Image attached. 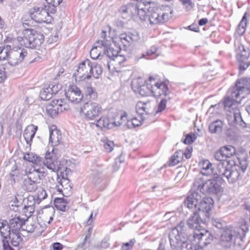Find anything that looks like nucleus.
I'll return each instance as SVG.
<instances>
[{
	"instance_id": "50",
	"label": "nucleus",
	"mask_w": 250,
	"mask_h": 250,
	"mask_svg": "<svg viewBox=\"0 0 250 250\" xmlns=\"http://www.w3.org/2000/svg\"><path fill=\"white\" fill-rule=\"evenodd\" d=\"M47 196V194L46 191L44 189H42L38 193L37 199L36 200L37 203L39 204L42 200L45 199Z\"/></svg>"
},
{
	"instance_id": "6",
	"label": "nucleus",
	"mask_w": 250,
	"mask_h": 250,
	"mask_svg": "<svg viewBox=\"0 0 250 250\" xmlns=\"http://www.w3.org/2000/svg\"><path fill=\"white\" fill-rule=\"evenodd\" d=\"M219 177L208 180L197 178L194 184L203 194H217L222 191L221 180L218 179Z\"/></svg>"
},
{
	"instance_id": "44",
	"label": "nucleus",
	"mask_w": 250,
	"mask_h": 250,
	"mask_svg": "<svg viewBox=\"0 0 250 250\" xmlns=\"http://www.w3.org/2000/svg\"><path fill=\"white\" fill-rule=\"evenodd\" d=\"M103 72L102 66L100 64H96L94 67H93V71L91 74H93V76L95 78H98L100 75L102 74Z\"/></svg>"
},
{
	"instance_id": "63",
	"label": "nucleus",
	"mask_w": 250,
	"mask_h": 250,
	"mask_svg": "<svg viewBox=\"0 0 250 250\" xmlns=\"http://www.w3.org/2000/svg\"><path fill=\"white\" fill-rule=\"evenodd\" d=\"M34 156V154L33 153H27L24 156L23 159L25 160L33 163V158H35Z\"/></svg>"
},
{
	"instance_id": "64",
	"label": "nucleus",
	"mask_w": 250,
	"mask_h": 250,
	"mask_svg": "<svg viewBox=\"0 0 250 250\" xmlns=\"http://www.w3.org/2000/svg\"><path fill=\"white\" fill-rule=\"evenodd\" d=\"M3 250H14L7 241H3Z\"/></svg>"
},
{
	"instance_id": "36",
	"label": "nucleus",
	"mask_w": 250,
	"mask_h": 250,
	"mask_svg": "<svg viewBox=\"0 0 250 250\" xmlns=\"http://www.w3.org/2000/svg\"><path fill=\"white\" fill-rule=\"evenodd\" d=\"M136 110L137 113L141 115V116L144 112L148 114L150 112V108L147 106V103L141 102H138L136 104Z\"/></svg>"
},
{
	"instance_id": "27",
	"label": "nucleus",
	"mask_w": 250,
	"mask_h": 250,
	"mask_svg": "<svg viewBox=\"0 0 250 250\" xmlns=\"http://www.w3.org/2000/svg\"><path fill=\"white\" fill-rule=\"evenodd\" d=\"M184 155H185L186 159H188L187 153L184 152L181 150L177 151L171 158L168 165L169 166H173L181 162L183 159Z\"/></svg>"
},
{
	"instance_id": "48",
	"label": "nucleus",
	"mask_w": 250,
	"mask_h": 250,
	"mask_svg": "<svg viewBox=\"0 0 250 250\" xmlns=\"http://www.w3.org/2000/svg\"><path fill=\"white\" fill-rule=\"evenodd\" d=\"M135 242V239H131L129 242L123 243L122 246L123 250H131Z\"/></svg>"
},
{
	"instance_id": "1",
	"label": "nucleus",
	"mask_w": 250,
	"mask_h": 250,
	"mask_svg": "<svg viewBox=\"0 0 250 250\" xmlns=\"http://www.w3.org/2000/svg\"><path fill=\"white\" fill-rule=\"evenodd\" d=\"M213 200L210 197H204L199 205L198 211L193 213L189 218L190 226L193 228L192 237L190 239L191 244L195 248L202 249L210 244L213 236L207 229L201 226L210 217V211L213 207Z\"/></svg>"
},
{
	"instance_id": "56",
	"label": "nucleus",
	"mask_w": 250,
	"mask_h": 250,
	"mask_svg": "<svg viewBox=\"0 0 250 250\" xmlns=\"http://www.w3.org/2000/svg\"><path fill=\"white\" fill-rule=\"evenodd\" d=\"M107 45L108 44L105 41L99 40L96 42L95 47H97L100 49H101L102 47H104V49H105V48L107 47Z\"/></svg>"
},
{
	"instance_id": "46",
	"label": "nucleus",
	"mask_w": 250,
	"mask_h": 250,
	"mask_svg": "<svg viewBox=\"0 0 250 250\" xmlns=\"http://www.w3.org/2000/svg\"><path fill=\"white\" fill-rule=\"evenodd\" d=\"M100 50L97 47H93L90 52L91 58L93 60L98 59L102 55Z\"/></svg>"
},
{
	"instance_id": "11",
	"label": "nucleus",
	"mask_w": 250,
	"mask_h": 250,
	"mask_svg": "<svg viewBox=\"0 0 250 250\" xmlns=\"http://www.w3.org/2000/svg\"><path fill=\"white\" fill-rule=\"evenodd\" d=\"M45 8L35 6L30 10V16L31 19L38 23L50 22L51 18L49 14Z\"/></svg>"
},
{
	"instance_id": "38",
	"label": "nucleus",
	"mask_w": 250,
	"mask_h": 250,
	"mask_svg": "<svg viewBox=\"0 0 250 250\" xmlns=\"http://www.w3.org/2000/svg\"><path fill=\"white\" fill-rule=\"evenodd\" d=\"M52 95L53 94L50 90V88L48 86L46 87H44L40 93L41 98L44 101L50 100L52 98Z\"/></svg>"
},
{
	"instance_id": "47",
	"label": "nucleus",
	"mask_w": 250,
	"mask_h": 250,
	"mask_svg": "<svg viewBox=\"0 0 250 250\" xmlns=\"http://www.w3.org/2000/svg\"><path fill=\"white\" fill-rule=\"evenodd\" d=\"M129 38V33L128 34L125 33L122 34L120 36V39L125 46H127L129 45V43H131Z\"/></svg>"
},
{
	"instance_id": "19",
	"label": "nucleus",
	"mask_w": 250,
	"mask_h": 250,
	"mask_svg": "<svg viewBox=\"0 0 250 250\" xmlns=\"http://www.w3.org/2000/svg\"><path fill=\"white\" fill-rule=\"evenodd\" d=\"M154 4L153 2L146 0L138 2L136 15L138 16L142 21H146L147 18L146 14H148V5Z\"/></svg>"
},
{
	"instance_id": "3",
	"label": "nucleus",
	"mask_w": 250,
	"mask_h": 250,
	"mask_svg": "<svg viewBox=\"0 0 250 250\" xmlns=\"http://www.w3.org/2000/svg\"><path fill=\"white\" fill-rule=\"evenodd\" d=\"M172 13L173 10L169 6H150L148 7V21L151 24L164 23L172 17Z\"/></svg>"
},
{
	"instance_id": "39",
	"label": "nucleus",
	"mask_w": 250,
	"mask_h": 250,
	"mask_svg": "<svg viewBox=\"0 0 250 250\" xmlns=\"http://www.w3.org/2000/svg\"><path fill=\"white\" fill-rule=\"evenodd\" d=\"M62 2V0H51L48 1V8L46 9L47 12H50L51 13H55L56 11V7L59 5Z\"/></svg>"
},
{
	"instance_id": "29",
	"label": "nucleus",
	"mask_w": 250,
	"mask_h": 250,
	"mask_svg": "<svg viewBox=\"0 0 250 250\" xmlns=\"http://www.w3.org/2000/svg\"><path fill=\"white\" fill-rule=\"evenodd\" d=\"M83 92L86 98L89 100H94L97 98V93L95 89L89 83L83 86Z\"/></svg>"
},
{
	"instance_id": "15",
	"label": "nucleus",
	"mask_w": 250,
	"mask_h": 250,
	"mask_svg": "<svg viewBox=\"0 0 250 250\" xmlns=\"http://www.w3.org/2000/svg\"><path fill=\"white\" fill-rule=\"evenodd\" d=\"M66 97L72 103H79L82 101L83 95L80 89L75 85H70L65 92Z\"/></svg>"
},
{
	"instance_id": "45",
	"label": "nucleus",
	"mask_w": 250,
	"mask_h": 250,
	"mask_svg": "<svg viewBox=\"0 0 250 250\" xmlns=\"http://www.w3.org/2000/svg\"><path fill=\"white\" fill-rule=\"evenodd\" d=\"M46 111L47 113L52 117L56 116L59 113L58 108H56L51 105H47Z\"/></svg>"
},
{
	"instance_id": "16",
	"label": "nucleus",
	"mask_w": 250,
	"mask_h": 250,
	"mask_svg": "<svg viewBox=\"0 0 250 250\" xmlns=\"http://www.w3.org/2000/svg\"><path fill=\"white\" fill-rule=\"evenodd\" d=\"M199 167L201 170V173L204 175L210 176L213 175L215 178H218L219 176L216 175V173L218 172V167L216 170H215L212 166V164L208 160H203L199 163Z\"/></svg>"
},
{
	"instance_id": "18",
	"label": "nucleus",
	"mask_w": 250,
	"mask_h": 250,
	"mask_svg": "<svg viewBox=\"0 0 250 250\" xmlns=\"http://www.w3.org/2000/svg\"><path fill=\"white\" fill-rule=\"evenodd\" d=\"M23 225L25 226V228L22 229L23 230H26L28 232L32 233L34 231L37 233H41L43 230V228L41 229V226L40 224L37 222L36 218L33 219L32 218H28L26 220Z\"/></svg>"
},
{
	"instance_id": "40",
	"label": "nucleus",
	"mask_w": 250,
	"mask_h": 250,
	"mask_svg": "<svg viewBox=\"0 0 250 250\" xmlns=\"http://www.w3.org/2000/svg\"><path fill=\"white\" fill-rule=\"evenodd\" d=\"M104 53L110 60H114V57H117L118 52L115 50L112 47L104 49Z\"/></svg>"
},
{
	"instance_id": "62",
	"label": "nucleus",
	"mask_w": 250,
	"mask_h": 250,
	"mask_svg": "<svg viewBox=\"0 0 250 250\" xmlns=\"http://www.w3.org/2000/svg\"><path fill=\"white\" fill-rule=\"evenodd\" d=\"M26 200L27 201L26 205H31V207H34L36 201L33 196H29Z\"/></svg>"
},
{
	"instance_id": "51",
	"label": "nucleus",
	"mask_w": 250,
	"mask_h": 250,
	"mask_svg": "<svg viewBox=\"0 0 250 250\" xmlns=\"http://www.w3.org/2000/svg\"><path fill=\"white\" fill-rule=\"evenodd\" d=\"M8 46L6 47V48H4L3 49L0 47V61L5 60L6 58H8Z\"/></svg>"
},
{
	"instance_id": "17",
	"label": "nucleus",
	"mask_w": 250,
	"mask_h": 250,
	"mask_svg": "<svg viewBox=\"0 0 250 250\" xmlns=\"http://www.w3.org/2000/svg\"><path fill=\"white\" fill-rule=\"evenodd\" d=\"M137 6V2L128 3L121 6L119 12L124 19L132 18L136 16V9L138 8Z\"/></svg>"
},
{
	"instance_id": "7",
	"label": "nucleus",
	"mask_w": 250,
	"mask_h": 250,
	"mask_svg": "<svg viewBox=\"0 0 250 250\" xmlns=\"http://www.w3.org/2000/svg\"><path fill=\"white\" fill-rule=\"evenodd\" d=\"M26 174L27 177L23 181V188L27 192H35L41 183L42 178L45 176V172L40 169L34 168Z\"/></svg>"
},
{
	"instance_id": "21",
	"label": "nucleus",
	"mask_w": 250,
	"mask_h": 250,
	"mask_svg": "<svg viewBox=\"0 0 250 250\" xmlns=\"http://www.w3.org/2000/svg\"><path fill=\"white\" fill-rule=\"evenodd\" d=\"M25 223V219L22 218L20 216H16L9 220L8 227L10 230L13 232L20 231L22 228L23 225Z\"/></svg>"
},
{
	"instance_id": "33",
	"label": "nucleus",
	"mask_w": 250,
	"mask_h": 250,
	"mask_svg": "<svg viewBox=\"0 0 250 250\" xmlns=\"http://www.w3.org/2000/svg\"><path fill=\"white\" fill-rule=\"evenodd\" d=\"M60 184L63 188L62 190V188L58 187V191L60 192H62L63 190V192L66 194L67 192L70 191L72 188V184L68 178L62 177L60 182Z\"/></svg>"
},
{
	"instance_id": "54",
	"label": "nucleus",
	"mask_w": 250,
	"mask_h": 250,
	"mask_svg": "<svg viewBox=\"0 0 250 250\" xmlns=\"http://www.w3.org/2000/svg\"><path fill=\"white\" fill-rule=\"evenodd\" d=\"M124 162V159H122V156L120 155L119 158H117L113 165L114 171H117L120 167V164Z\"/></svg>"
},
{
	"instance_id": "9",
	"label": "nucleus",
	"mask_w": 250,
	"mask_h": 250,
	"mask_svg": "<svg viewBox=\"0 0 250 250\" xmlns=\"http://www.w3.org/2000/svg\"><path fill=\"white\" fill-rule=\"evenodd\" d=\"M103 109L97 103L88 102L85 103L80 109V114L87 120H94L102 114Z\"/></svg>"
},
{
	"instance_id": "60",
	"label": "nucleus",
	"mask_w": 250,
	"mask_h": 250,
	"mask_svg": "<svg viewBox=\"0 0 250 250\" xmlns=\"http://www.w3.org/2000/svg\"><path fill=\"white\" fill-rule=\"evenodd\" d=\"M61 103H63V99L54 100L48 105H51L53 106L56 107V108H59V105Z\"/></svg>"
},
{
	"instance_id": "25",
	"label": "nucleus",
	"mask_w": 250,
	"mask_h": 250,
	"mask_svg": "<svg viewBox=\"0 0 250 250\" xmlns=\"http://www.w3.org/2000/svg\"><path fill=\"white\" fill-rule=\"evenodd\" d=\"M234 228L230 226L225 229L220 236V240L222 242L228 243L231 241L233 236L236 237Z\"/></svg>"
},
{
	"instance_id": "53",
	"label": "nucleus",
	"mask_w": 250,
	"mask_h": 250,
	"mask_svg": "<svg viewBox=\"0 0 250 250\" xmlns=\"http://www.w3.org/2000/svg\"><path fill=\"white\" fill-rule=\"evenodd\" d=\"M11 230H10L9 227L7 228H3L0 229V232L1 236L5 239L7 238V236H9L11 233Z\"/></svg>"
},
{
	"instance_id": "13",
	"label": "nucleus",
	"mask_w": 250,
	"mask_h": 250,
	"mask_svg": "<svg viewBox=\"0 0 250 250\" xmlns=\"http://www.w3.org/2000/svg\"><path fill=\"white\" fill-rule=\"evenodd\" d=\"M27 55L26 50L23 48L11 50L8 52V63L12 66L18 65L24 60Z\"/></svg>"
},
{
	"instance_id": "43",
	"label": "nucleus",
	"mask_w": 250,
	"mask_h": 250,
	"mask_svg": "<svg viewBox=\"0 0 250 250\" xmlns=\"http://www.w3.org/2000/svg\"><path fill=\"white\" fill-rule=\"evenodd\" d=\"M144 120L145 119L143 118L142 116L141 117V120H139L137 118H135L133 119L132 121H128L126 125L129 128L138 126L142 124Z\"/></svg>"
},
{
	"instance_id": "24",
	"label": "nucleus",
	"mask_w": 250,
	"mask_h": 250,
	"mask_svg": "<svg viewBox=\"0 0 250 250\" xmlns=\"http://www.w3.org/2000/svg\"><path fill=\"white\" fill-rule=\"evenodd\" d=\"M53 127L54 128H51L50 130L49 143L52 146H56L61 143L62 135L60 131L57 129L55 126Z\"/></svg>"
},
{
	"instance_id": "2",
	"label": "nucleus",
	"mask_w": 250,
	"mask_h": 250,
	"mask_svg": "<svg viewBox=\"0 0 250 250\" xmlns=\"http://www.w3.org/2000/svg\"><path fill=\"white\" fill-rule=\"evenodd\" d=\"M247 168V164L240 163L239 165H234L230 170L225 166V163L218 164V172L216 173L219 177L225 176L230 182H235L241 179Z\"/></svg>"
},
{
	"instance_id": "20",
	"label": "nucleus",
	"mask_w": 250,
	"mask_h": 250,
	"mask_svg": "<svg viewBox=\"0 0 250 250\" xmlns=\"http://www.w3.org/2000/svg\"><path fill=\"white\" fill-rule=\"evenodd\" d=\"M43 163L52 171H58L60 169V162L55 160L53 157V154L50 152H47L45 153Z\"/></svg>"
},
{
	"instance_id": "42",
	"label": "nucleus",
	"mask_w": 250,
	"mask_h": 250,
	"mask_svg": "<svg viewBox=\"0 0 250 250\" xmlns=\"http://www.w3.org/2000/svg\"><path fill=\"white\" fill-rule=\"evenodd\" d=\"M99 63L102 67L104 66L105 68L107 67L109 69H110L109 62H110L109 58L104 53L100 56L98 59Z\"/></svg>"
},
{
	"instance_id": "59",
	"label": "nucleus",
	"mask_w": 250,
	"mask_h": 250,
	"mask_svg": "<svg viewBox=\"0 0 250 250\" xmlns=\"http://www.w3.org/2000/svg\"><path fill=\"white\" fill-rule=\"evenodd\" d=\"M114 143L112 141H108L104 145V147L107 152H110L113 150Z\"/></svg>"
},
{
	"instance_id": "58",
	"label": "nucleus",
	"mask_w": 250,
	"mask_h": 250,
	"mask_svg": "<svg viewBox=\"0 0 250 250\" xmlns=\"http://www.w3.org/2000/svg\"><path fill=\"white\" fill-rule=\"evenodd\" d=\"M157 47L155 45H153L151 46L150 49L146 52V54L147 56H151L154 54H156L157 56H158V54L157 53Z\"/></svg>"
},
{
	"instance_id": "22",
	"label": "nucleus",
	"mask_w": 250,
	"mask_h": 250,
	"mask_svg": "<svg viewBox=\"0 0 250 250\" xmlns=\"http://www.w3.org/2000/svg\"><path fill=\"white\" fill-rule=\"evenodd\" d=\"M153 85L152 86L153 93L154 96L159 97L162 95H168L169 91L167 84L164 83H158L153 81Z\"/></svg>"
},
{
	"instance_id": "30",
	"label": "nucleus",
	"mask_w": 250,
	"mask_h": 250,
	"mask_svg": "<svg viewBox=\"0 0 250 250\" xmlns=\"http://www.w3.org/2000/svg\"><path fill=\"white\" fill-rule=\"evenodd\" d=\"M249 58H238L236 60L238 64V73L241 75L250 66Z\"/></svg>"
},
{
	"instance_id": "28",
	"label": "nucleus",
	"mask_w": 250,
	"mask_h": 250,
	"mask_svg": "<svg viewBox=\"0 0 250 250\" xmlns=\"http://www.w3.org/2000/svg\"><path fill=\"white\" fill-rule=\"evenodd\" d=\"M38 126L33 125H28L25 129L23 136L28 144L34 138Z\"/></svg>"
},
{
	"instance_id": "8",
	"label": "nucleus",
	"mask_w": 250,
	"mask_h": 250,
	"mask_svg": "<svg viewBox=\"0 0 250 250\" xmlns=\"http://www.w3.org/2000/svg\"><path fill=\"white\" fill-rule=\"evenodd\" d=\"M154 78L150 77L148 81H144L139 78L134 79L132 82L131 86L134 92L139 94L142 96H148L152 94Z\"/></svg>"
},
{
	"instance_id": "35",
	"label": "nucleus",
	"mask_w": 250,
	"mask_h": 250,
	"mask_svg": "<svg viewBox=\"0 0 250 250\" xmlns=\"http://www.w3.org/2000/svg\"><path fill=\"white\" fill-rule=\"evenodd\" d=\"M223 123L220 120H217L212 122L209 125V131L215 133L221 131L222 129Z\"/></svg>"
},
{
	"instance_id": "61",
	"label": "nucleus",
	"mask_w": 250,
	"mask_h": 250,
	"mask_svg": "<svg viewBox=\"0 0 250 250\" xmlns=\"http://www.w3.org/2000/svg\"><path fill=\"white\" fill-rule=\"evenodd\" d=\"M59 106V113L66 110L68 108V105L64 103V100H63V103H61Z\"/></svg>"
},
{
	"instance_id": "23",
	"label": "nucleus",
	"mask_w": 250,
	"mask_h": 250,
	"mask_svg": "<svg viewBox=\"0 0 250 250\" xmlns=\"http://www.w3.org/2000/svg\"><path fill=\"white\" fill-rule=\"evenodd\" d=\"M236 58H249L250 56V50L248 48H246L240 42L238 41L235 43Z\"/></svg>"
},
{
	"instance_id": "32",
	"label": "nucleus",
	"mask_w": 250,
	"mask_h": 250,
	"mask_svg": "<svg viewBox=\"0 0 250 250\" xmlns=\"http://www.w3.org/2000/svg\"><path fill=\"white\" fill-rule=\"evenodd\" d=\"M8 237L11 245L14 247L18 246L22 240L20 231L16 232L11 231Z\"/></svg>"
},
{
	"instance_id": "14",
	"label": "nucleus",
	"mask_w": 250,
	"mask_h": 250,
	"mask_svg": "<svg viewBox=\"0 0 250 250\" xmlns=\"http://www.w3.org/2000/svg\"><path fill=\"white\" fill-rule=\"evenodd\" d=\"M235 152V148L232 146H227L221 147L215 154L216 159L219 163H225V166L228 164V158H230Z\"/></svg>"
},
{
	"instance_id": "4",
	"label": "nucleus",
	"mask_w": 250,
	"mask_h": 250,
	"mask_svg": "<svg viewBox=\"0 0 250 250\" xmlns=\"http://www.w3.org/2000/svg\"><path fill=\"white\" fill-rule=\"evenodd\" d=\"M169 238L171 247L180 248L181 250L188 247V234L187 229L181 222L178 226L172 229L169 233Z\"/></svg>"
},
{
	"instance_id": "31",
	"label": "nucleus",
	"mask_w": 250,
	"mask_h": 250,
	"mask_svg": "<svg viewBox=\"0 0 250 250\" xmlns=\"http://www.w3.org/2000/svg\"><path fill=\"white\" fill-rule=\"evenodd\" d=\"M54 205L58 209L65 211L69 208L68 203L62 198H56L54 199Z\"/></svg>"
},
{
	"instance_id": "37",
	"label": "nucleus",
	"mask_w": 250,
	"mask_h": 250,
	"mask_svg": "<svg viewBox=\"0 0 250 250\" xmlns=\"http://www.w3.org/2000/svg\"><path fill=\"white\" fill-rule=\"evenodd\" d=\"M243 99H239L233 96V91L232 92L231 97H227L224 101V104L225 106L229 107L235 103H240Z\"/></svg>"
},
{
	"instance_id": "26",
	"label": "nucleus",
	"mask_w": 250,
	"mask_h": 250,
	"mask_svg": "<svg viewBox=\"0 0 250 250\" xmlns=\"http://www.w3.org/2000/svg\"><path fill=\"white\" fill-rule=\"evenodd\" d=\"M235 237L242 239L245 237L246 234L249 230L248 223L245 221V219L242 220L239 227L234 228Z\"/></svg>"
},
{
	"instance_id": "41",
	"label": "nucleus",
	"mask_w": 250,
	"mask_h": 250,
	"mask_svg": "<svg viewBox=\"0 0 250 250\" xmlns=\"http://www.w3.org/2000/svg\"><path fill=\"white\" fill-rule=\"evenodd\" d=\"M96 125L101 128L106 127L109 128L110 125L108 119L105 117H101L97 121Z\"/></svg>"
},
{
	"instance_id": "49",
	"label": "nucleus",
	"mask_w": 250,
	"mask_h": 250,
	"mask_svg": "<svg viewBox=\"0 0 250 250\" xmlns=\"http://www.w3.org/2000/svg\"><path fill=\"white\" fill-rule=\"evenodd\" d=\"M48 86L49 87L50 90L52 94H56L62 88V86L58 83L56 84H49Z\"/></svg>"
},
{
	"instance_id": "34",
	"label": "nucleus",
	"mask_w": 250,
	"mask_h": 250,
	"mask_svg": "<svg viewBox=\"0 0 250 250\" xmlns=\"http://www.w3.org/2000/svg\"><path fill=\"white\" fill-rule=\"evenodd\" d=\"M247 13L244 14L237 28L236 32L240 36L243 35L246 31L247 25Z\"/></svg>"
},
{
	"instance_id": "52",
	"label": "nucleus",
	"mask_w": 250,
	"mask_h": 250,
	"mask_svg": "<svg viewBox=\"0 0 250 250\" xmlns=\"http://www.w3.org/2000/svg\"><path fill=\"white\" fill-rule=\"evenodd\" d=\"M167 101V100L166 99L163 98L161 100L160 103L158 104V110H157L156 113L160 112L165 109Z\"/></svg>"
},
{
	"instance_id": "10",
	"label": "nucleus",
	"mask_w": 250,
	"mask_h": 250,
	"mask_svg": "<svg viewBox=\"0 0 250 250\" xmlns=\"http://www.w3.org/2000/svg\"><path fill=\"white\" fill-rule=\"evenodd\" d=\"M249 95H250V77H244L237 79L233 87V96L244 99Z\"/></svg>"
},
{
	"instance_id": "5",
	"label": "nucleus",
	"mask_w": 250,
	"mask_h": 250,
	"mask_svg": "<svg viewBox=\"0 0 250 250\" xmlns=\"http://www.w3.org/2000/svg\"><path fill=\"white\" fill-rule=\"evenodd\" d=\"M23 37L18 38L21 44L27 48H36L40 47L44 42V36L33 29H25Z\"/></svg>"
},
{
	"instance_id": "55",
	"label": "nucleus",
	"mask_w": 250,
	"mask_h": 250,
	"mask_svg": "<svg viewBox=\"0 0 250 250\" xmlns=\"http://www.w3.org/2000/svg\"><path fill=\"white\" fill-rule=\"evenodd\" d=\"M129 41L131 43L133 42H136L139 40L140 37L139 34L136 31L133 32H129Z\"/></svg>"
},
{
	"instance_id": "12",
	"label": "nucleus",
	"mask_w": 250,
	"mask_h": 250,
	"mask_svg": "<svg viewBox=\"0 0 250 250\" xmlns=\"http://www.w3.org/2000/svg\"><path fill=\"white\" fill-rule=\"evenodd\" d=\"M92 71L93 66L91 62L89 60L86 59L79 64L77 72L74 73V75L83 81L91 78Z\"/></svg>"
},
{
	"instance_id": "57",
	"label": "nucleus",
	"mask_w": 250,
	"mask_h": 250,
	"mask_svg": "<svg viewBox=\"0 0 250 250\" xmlns=\"http://www.w3.org/2000/svg\"><path fill=\"white\" fill-rule=\"evenodd\" d=\"M34 207H31V205H24L23 208V211L24 213H29V215L31 216V214L34 212Z\"/></svg>"
}]
</instances>
